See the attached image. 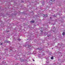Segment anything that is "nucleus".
I'll list each match as a JSON object with an SVG mask.
<instances>
[{
	"label": "nucleus",
	"instance_id": "1",
	"mask_svg": "<svg viewBox=\"0 0 65 65\" xmlns=\"http://www.w3.org/2000/svg\"><path fill=\"white\" fill-rule=\"evenodd\" d=\"M30 23H34V21H30Z\"/></svg>",
	"mask_w": 65,
	"mask_h": 65
},
{
	"label": "nucleus",
	"instance_id": "2",
	"mask_svg": "<svg viewBox=\"0 0 65 65\" xmlns=\"http://www.w3.org/2000/svg\"><path fill=\"white\" fill-rule=\"evenodd\" d=\"M62 35H65V32H63V33H62Z\"/></svg>",
	"mask_w": 65,
	"mask_h": 65
},
{
	"label": "nucleus",
	"instance_id": "3",
	"mask_svg": "<svg viewBox=\"0 0 65 65\" xmlns=\"http://www.w3.org/2000/svg\"><path fill=\"white\" fill-rule=\"evenodd\" d=\"M51 59L52 60V59H53V57L52 56L51 58Z\"/></svg>",
	"mask_w": 65,
	"mask_h": 65
},
{
	"label": "nucleus",
	"instance_id": "4",
	"mask_svg": "<svg viewBox=\"0 0 65 65\" xmlns=\"http://www.w3.org/2000/svg\"><path fill=\"white\" fill-rule=\"evenodd\" d=\"M18 40H21L20 39H18Z\"/></svg>",
	"mask_w": 65,
	"mask_h": 65
},
{
	"label": "nucleus",
	"instance_id": "5",
	"mask_svg": "<svg viewBox=\"0 0 65 65\" xmlns=\"http://www.w3.org/2000/svg\"><path fill=\"white\" fill-rule=\"evenodd\" d=\"M45 16H46V17H47L48 16V15H47L46 14L45 15Z\"/></svg>",
	"mask_w": 65,
	"mask_h": 65
},
{
	"label": "nucleus",
	"instance_id": "6",
	"mask_svg": "<svg viewBox=\"0 0 65 65\" xmlns=\"http://www.w3.org/2000/svg\"><path fill=\"white\" fill-rule=\"evenodd\" d=\"M47 36V37H49V36Z\"/></svg>",
	"mask_w": 65,
	"mask_h": 65
},
{
	"label": "nucleus",
	"instance_id": "7",
	"mask_svg": "<svg viewBox=\"0 0 65 65\" xmlns=\"http://www.w3.org/2000/svg\"><path fill=\"white\" fill-rule=\"evenodd\" d=\"M1 44L2 45V43H1Z\"/></svg>",
	"mask_w": 65,
	"mask_h": 65
},
{
	"label": "nucleus",
	"instance_id": "8",
	"mask_svg": "<svg viewBox=\"0 0 65 65\" xmlns=\"http://www.w3.org/2000/svg\"><path fill=\"white\" fill-rule=\"evenodd\" d=\"M33 61H34V60Z\"/></svg>",
	"mask_w": 65,
	"mask_h": 65
},
{
	"label": "nucleus",
	"instance_id": "9",
	"mask_svg": "<svg viewBox=\"0 0 65 65\" xmlns=\"http://www.w3.org/2000/svg\"><path fill=\"white\" fill-rule=\"evenodd\" d=\"M50 19H51V17H50Z\"/></svg>",
	"mask_w": 65,
	"mask_h": 65
},
{
	"label": "nucleus",
	"instance_id": "10",
	"mask_svg": "<svg viewBox=\"0 0 65 65\" xmlns=\"http://www.w3.org/2000/svg\"><path fill=\"white\" fill-rule=\"evenodd\" d=\"M1 59V58H0V60Z\"/></svg>",
	"mask_w": 65,
	"mask_h": 65
},
{
	"label": "nucleus",
	"instance_id": "11",
	"mask_svg": "<svg viewBox=\"0 0 65 65\" xmlns=\"http://www.w3.org/2000/svg\"><path fill=\"white\" fill-rule=\"evenodd\" d=\"M41 32H42V31H41Z\"/></svg>",
	"mask_w": 65,
	"mask_h": 65
}]
</instances>
